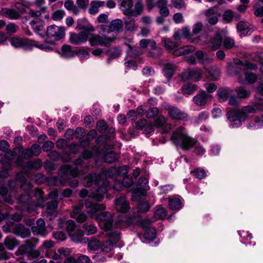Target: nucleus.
<instances>
[{
  "mask_svg": "<svg viewBox=\"0 0 263 263\" xmlns=\"http://www.w3.org/2000/svg\"><path fill=\"white\" fill-rule=\"evenodd\" d=\"M171 140L177 146L184 151H189L195 146L194 152L198 155H202L205 153V149L197 140L189 136L185 131V128L180 126L173 132Z\"/></svg>",
  "mask_w": 263,
  "mask_h": 263,
  "instance_id": "nucleus-1",
  "label": "nucleus"
},
{
  "mask_svg": "<svg viewBox=\"0 0 263 263\" xmlns=\"http://www.w3.org/2000/svg\"><path fill=\"white\" fill-rule=\"evenodd\" d=\"M86 185L89 186L93 183L95 186L91 189L89 197L97 201H101L104 195L107 191V187L109 185V181L106 179H102L100 174H89L86 176Z\"/></svg>",
  "mask_w": 263,
  "mask_h": 263,
  "instance_id": "nucleus-2",
  "label": "nucleus"
},
{
  "mask_svg": "<svg viewBox=\"0 0 263 263\" xmlns=\"http://www.w3.org/2000/svg\"><path fill=\"white\" fill-rule=\"evenodd\" d=\"M38 240L35 238L27 239L15 251L16 256L26 255L29 259H36L40 256V251L36 249Z\"/></svg>",
  "mask_w": 263,
  "mask_h": 263,
  "instance_id": "nucleus-3",
  "label": "nucleus"
},
{
  "mask_svg": "<svg viewBox=\"0 0 263 263\" xmlns=\"http://www.w3.org/2000/svg\"><path fill=\"white\" fill-rule=\"evenodd\" d=\"M113 214L107 212H101L96 215V220L98 223L100 228L104 231L111 229L114 223Z\"/></svg>",
  "mask_w": 263,
  "mask_h": 263,
  "instance_id": "nucleus-4",
  "label": "nucleus"
},
{
  "mask_svg": "<svg viewBox=\"0 0 263 263\" xmlns=\"http://www.w3.org/2000/svg\"><path fill=\"white\" fill-rule=\"evenodd\" d=\"M114 39L111 37H104L98 34H88V41L91 46L100 45L102 46L108 47L111 45Z\"/></svg>",
  "mask_w": 263,
  "mask_h": 263,
  "instance_id": "nucleus-5",
  "label": "nucleus"
},
{
  "mask_svg": "<svg viewBox=\"0 0 263 263\" xmlns=\"http://www.w3.org/2000/svg\"><path fill=\"white\" fill-rule=\"evenodd\" d=\"M123 21L120 19H116L111 22L109 25H101L100 28L103 33L111 32H120L123 30Z\"/></svg>",
  "mask_w": 263,
  "mask_h": 263,
  "instance_id": "nucleus-6",
  "label": "nucleus"
},
{
  "mask_svg": "<svg viewBox=\"0 0 263 263\" xmlns=\"http://www.w3.org/2000/svg\"><path fill=\"white\" fill-rule=\"evenodd\" d=\"M46 35L50 38H53L56 41L62 39L65 36V29L63 27L52 25L47 27Z\"/></svg>",
  "mask_w": 263,
  "mask_h": 263,
  "instance_id": "nucleus-7",
  "label": "nucleus"
},
{
  "mask_svg": "<svg viewBox=\"0 0 263 263\" xmlns=\"http://www.w3.org/2000/svg\"><path fill=\"white\" fill-rule=\"evenodd\" d=\"M202 71L199 68L189 69L184 70L181 74V78L183 81L193 80L198 81L201 78Z\"/></svg>",
  "mask_w": 263,
  "mask_h": 263,
  "instance_id": "nucleus-8",
  "label": "nucleus"
},
{
  "mask_svg": "<svg viewBox=\"0 0 263 263\" xmlns=\"http://www.w3.org/2000/svg\"><path fill=\"white\" fill-rule=\"evenodd\" d=\"M11 45L15 48H22L25 50L30 49L32 47L33 42L32 40L26 38L13 37L11 38Z\"/></svg>",
  "mask_w": 263,
  "mask_h": 263,
  "instance_id": "nucleus-9",
  "label": "nucleus"
},
{
  "mask_svg": "<svg viewBox=\"0 0 263 263\" xmlns=\"http://www.w3.org/2000/svg\"><path fill=\"white\" fill-rule=\"evenodd\" d=\"M85 206L86 209H89L87 212V214L92 218L96 217V215L99 213L98 212L102 211L105 209V205L103 204L95 203L89 200H86L85 202Z\"/></svg>",
  "mask_w": 263,
  "mask_h": 263,
  "instance_id": "nucleus-10",
  "label": "nucleus"
},
{
  "mask_svg": "<svg viewBox=\"0 0 263 263\" xmlns=\"http://www.w3.org/2000/svg\"><path fill=\"white\" fill-rule=\"evenodd\" d=\"M167 111L169 117L173 120L182 121L187 120V115L177 107H168Z\"/></svg>",
  "mask_w": 263,
  "mask_h": 263,
  "instance_id": "nucleus-11",
  "label": "nucleus"
},
{
  "mask_svg": "<svg viewBox=\"0 0 263 263\" xmlns=\"http://www.w3.org/2000/svg\"><path fill=\"white\" fill-rule=\"evenodd\" d=\"M88 39V34L82 31L79 33H71L69 35V42L73 45H80L86 42Z\"/></svg>",
  "mask_w": 263,
  "mask_h": 263,
  "instance_id": "nucleus-12",
  "label": "nucleus"
},
{
  "mask_svg": "<svg viewBox=\"0 0 263 263\" xmlns=\"http://www.w3.org/2000/svg\"><path fill=\"white\" fill-rule=\"evenodd\" d=\"M12 232L16 236L22 238L28 237L30 235V230L22 223L16 224L12 228Z\"/></svg>",
  "mask_w": 263,
  "mask_h": 263,
  "instance_id": "nucleus-13",
  "label": "nucleus"
},
{
  "mask_svg": "<svg viewBox=\"0 0 263 263\" xmlns=\"http://www.w3.org/2000/svg\"><path fill=\"white\" fill-rule=\"evenodd\" d=\"M116 210L121 213H125L129 209V204L124 196L120 197L114 201Z\"/></svg>",
  "mask_w": 263,
  "mask_h": 263,
  "instance_id": "nucleus-14",
  "label": "nucleus"
},
{
  "mask_svg": "<svg viewBox=\"0 0 263 263\" xmlns=\"http://www.w3.org/2000/svg\"><path fill=\"white\" fill-rule=\"evenodd\" d=\"M82 208L79 206L73 207L72 212L70 214V217L75 219L79 223H83L87 219V215L86 213L82 212Z\"/></svg>",
  "mask_w": 263,
  "mask_h": 263,
  "instance_id": "nucleus-15",
  "label": "nucleus"
},
{
  "mask_svg": "<svg viewBox=\"0 0 263 263\" xmlns=\"http://www.w3.org/2000/svg\"><path fill=\"white\" fill-rule=\"evenodd\" d=\"M128 173L126 165L121 166L118 168L112 167L106 172V175L110 178H116L120 175H126Z\"/></svg>",
  "mask_w": 263,
  "mask_h": 263,
  "instance_id": "nucleus-16",
  "label": "nucleus"
},
{
  "mask_svg": "<svg viewBox=\"0 0 263 263\" xmlns=\"http://www.w3.org/2000/svg\"><path fill=\"white\" fill-rule=\"evenodd\" d=\"M228 120L231 122V127L232 128H236L241 125V122L238 119V113L237 109L229 110L226 114Z\"/></svg>",
  "mask_w": 263,
  "mask_h": 263,
  "instance_id": "nucleus-17",
  "label": "nucleus"
},
{
  "mask_svg": "<svg viewBox=\"0 0 263 263\" xmlns=\"http://www.w3.org/2000/svg\"><path fill=\"white\" fill-rule=\"evenodd\" d=\"M168 206L172 210L179 211L183 206L182 198L179 195H175L168 198Z\"/></svg>",
  "mask_w": 263,
  "mask_h": 263,
  "instance_id": "nucleus-18",
  "label": "nucleus"
},
{
  "mask_svg": "<svg viewBox=\"0 0 263 263\" xmlns=\"http://www.w3.org/2000/svg\"><path fill=\"white\" fill-rule=\"evenodd\" d=\"M36 226L31 227V231L35 235H41L45 236L47 234V231L45 227V222L44 220L40 218L37 220Z\"/></svg>",
  "mask_w": 263,
  "mask_h": 263,
  "instance_id": "nucleus-19",
  "label": "nucleus"
},
{
  "mask_svg": "<svg viewBox=\"0 0 263 263\" xmlns=\"http://www.w3.org/2000/svg\"><path fill=\"white\" fill-rule=\"evenodd\" d=\"M0 14L10 20H15L20 18L21 14L16 10L8 8H3L0 10Z\"/></svg>",
  "mask_w": 263,
  "mask_h": 263,
  "instance_id": "nucleus-20",
  "label": "nucleus"
},
{
  "mask_svg": "<svg viewBox=\"0 0 263 263\" xmlns=\"http://www.w3.org/2000/svg\"><path fill=\"white\" fill-rule=\"evenodd\" d=\"M210 96V95L208 94L205 91L202 90L193 97V101L198 106H204Z\"/></svg>",
  "mask_w": 263,
  "mask_h": 263,
  "instance_id": "nucleus-21",
  "label": "nucleus"
},
{
  "mask_svg": "<svg viewBox=\"0 0 263 263\" xmlns=\"http://www.w3.org/2000/svg\"><path fill=\"white\" fill-rule=\"evenodd\" d=\"M30 25L36 34L42 37H44V35L40 33V32L43 29L45 25L43 20H41L40 18H35L30 22Z\"/></svg>",
  "mask_w": 263,
  "mask_h": 263,
  "instance_id": "nucleus-22",
  "label": "nucleus"
},
{
  "mask_svg": "<svg viewBox=\"0 0 263 263\" xmlns=\"http://www.w3.org/2000/svg\"><path fill=\"white\" fill-rule=\"evenodd\" d=\"M236 27L241 37L249 35L251 33V28L247 22L240 21L237 23Z\"/></svg>",
  "mask_w": 263,
  "mask_h": 263,
  "instance_id": "nucleus-23",
  "label": "nucleus"
},
{
  "mask_svg": "<svg viewBox=\"0 0 263 263\" xmlns=\"http://www.w3.org/2000/svg\"><path fill=\"white\" fill-rule=\"evenodd\" d=\"M222 39L220 34H216L213 37L210 38L209 41L207 42L212 50H216L219 49L222 44Z\"/></svg>",
  "mask_w": 263,
  "mask_h": 263,
  "instance_id": "nucleus-24",
  "label": "nucleus"
},
{
  "mask_svg": "<svg viewBox=\"0 0 263 263\" xmlns=\"http://www.w3.org/2000/svg\"><path fill=\"white\" fill-rule=\"evenodd\" d=\"M76 50L72 49V47L69 45H64L61 47V56L65 58L69 59L74 57Z\"/></svg>",
  "mask_w": 263,
  "mask_h": 263,
  "instance_id": "nucleus-25",
  "label": "nucleus"
},
{
  "mask_svg": "<svg viewBox=\"0 0 263 263\" xmlns=\"http://www.w3.org/2000/svg\"><path fill=\"white\" fill-rule=\"evenodd\" d=\"M77 28L78 30H84L87 32H92L94 31L93 26L85 19L78 20Z\"/></svg>",
  "mask_w": 263,
  "mask_h": 263,
  "instance_id": "nucleus-26",
  "label": "nucleus"
},
{
  "mask_svg": "<svg viewBox=\"0 0 263 263\" xmlns=\"http://www.w3.org/2000/svg\"><path fill=\"white\" fill-rule=\"evenodd\" d=\"M89 167L88 165L86 166V167H81V168L78 166H75L73 168L71 167L69 175L73 178H76L79 175L83 176L87 173Z\"/></svg>",
  "mask_w": 263,
  "mask_h": 263,
  "instance_id": "nucleus-27",
  "label": "nucleus"
},
{
  "mask_svg": "<svg viewBox=\"0 0 263 263\" xmlns=\"http://www.w3.org/2000/svg\"><path fill=\"white\" fill-rule=\"evenodd\" d=\"M58 202L56 200H52L46 204V213L48 215L56 216L57 215V209Z\"/></svg>",
  "mask_w": 263,
  "mask_h": 263,
  "instance_id": "nucleus-28",
  "label": "nucleus"
},
{
  "mask_svg": "<svg viewBox=\"0 0 263 263\" xmlns=\"http://www.w3.org/2000/svg\"><path fill=\"white\" fill-rule=\"evenodd\" d=\"M4 243L7 249L11 251L19 245V241L11 236H7L4 239Z\"/></svg>",
  "mask_w": 263,
  "mask_h": 263,
  "instance_id": "nucleus-29",
  "label": "nucleus"
},
{
  "mask_svg": "<svg viewBox=\"0 0 263 263\" xmlns=\"http://www.w3.org/2000/svg\"><path fill=\"white\" fill-rule=\"evenodd\" d=\"M104 5L105 2L104 1H91L88 9V12L91 15H95L99 12V8L104 6Z\"/></svg>",
  "mask_w": 263,
  "mask_h": 263,
  "instance_id": "nucleus-30",
  "label": "nucleus"
},
{
  "mask_svg": "<svg viewBox=\"0 0 263 263\" xmlns=\"http://www.w3.org/2000/svg\"><path fill=\"white\" fill-rule=\"evenodd\" d=\"M119 157V155L115 152L111 151L104 154L103 160L106 163H112L117 161Z\"/></svg>",
  "mask_w": 263,
  "mask_h": 263,
  "instance_id": "nucleus-31",
  "label": "nucleus"
},
{
  "mask_svg": "<svg viewBox=\"0 0 263 263\" xmlns=\"http://www.w3.org/2000/svg\"><path fill=\"white\" fill-rule=\"evenodd\" d=\"M243 111H246L247 114L255 113L258 111L263 110V105L259 103L253 104V105H247L242 107Z\"/></svg>",
  "mask_w": 263,
  "mask_h": 263,
  "instance_id": "nucleus-32",
  "label": "nucleus"
},
{
  "mask_svg": "<svg viewBox=\"0 0 263 263\" xmlns=\"http://www.w3.org/2000/svg\"><path fill=\"white\" fill-rule=\"evenodd\" d=\"M30 199V197L29 194L21 195L17 198V203L20 205V208L16 206V209L21 211H23L26 206V204L28 202Z\"/></svg>",
  "mask_w": 263,
  "mask_h": 263,
  "instance_id": "nucleus-33",
  "label": "nucleus"
},
{
  "mask_svg": "<svg viewBox=\"0 0 263 263\" xmlns=\"http://www.w3.org/2000/svg\"><path fill=\"white\" fill-rule=\"evenodd\" d=\"M232 65H237V66L242 67L243 70L253 69L255 67V65L248 61H246L245 63L240 60L236 59L234 60V64Z\"/></svg>",
  "mask_w": 263,
  "mask_h": 263,
  "instance_id": "nucleus-34",
  "label": "nucleus"
},
{
  "mask_svg": "<svg viewBox=\"0 0 263 263\" xmlns=\"http://www.w3.org/2000/svg\"><path fill=\"white\" fill-rule=\"evenodd\" d=\"M239 234L241 238V241L245 244H252L253 246L255 245V242L249 241L253 238V236L251 233L248 231H240Z\"/></svg>",
  "mask_w": 263,
  "mask_h": 263,
  "instance_id": "nucleus-35",
  "label": "nucleus"
},
{
  "mask_svg": "<svg viewBox=\"0 0 263 263\" xmlns=\"http://www.w3.org/2000/svg\"><path fill=\"white\" fill-rule=\"evenodd\" d=\"M124 21L126 31L131 32L136 29L135 21L131 16H127L124 18Z\"/></svg>",
  "mask_w": 263,
  "mask_h": 263,
  "instance_id": "nucleus-36",
  "label": "nucleus"
},
{
  "mask_svg": "<svg viewBox=\"0 0 263 263\" xmlns=\"http://www.w3.org/2000/svg\"><path fill=\"white\" fill-rule=\"evenodd\" d=\"M176 70V66L174 64L167 63L163 68V74L166 78H171Z\"/></svg>",
  "mask_w": 263,
  "mask_h": 263,
  "instance_id": "nucleus-37",
  "label": "nucleus"
},
{
  "mask_svg": "<svg viewBox=\"0 0 263 263\" xmlns=\"http://www.w3.org/2000/svg\"><path fill=\"white\" fill-rule=\"evenodd\" d=\"M84 232L87 235H90L97 233L98 229L94 223H85L82 226Z\"/></svg>",
  "mask_w": 263,
  "mask_h": 263,
  "instance_id": "nucleus-38",
  "label": "nucleus"
},
{
  "mask_svg": "<svg viewBox=\"0 0 263 263\" xmlns=\"http://www.w3.org/2000/svg\"><path fill=\"white\" fill-rule=\"evenodd\" d=\"M71 240L75 242H82L84 236V231L82 230H77L69 235Z\"/></svg>",
  "mask_w": 263,
  "mask_h": 263,
  "instance_id": "nucleus-39",
  "label": "nucleus"
},
{
  "mask_svg": "<svg viewBox=\"0 0 263 263\" xmlns=\"http://www.w3.org/2000/svg\"><path fill=\"white\" fill-rule=\"evenodd\" d=\"M65 8L69 11H71L74 14L78 15L79 13L78 8L74 4L72 0L66 1L64 3Z\"/></svg>",
  "mask_w": 263,
  "mask_h": 263,
  "instance_id": "nucleus-40",
  "label": "nucleus"
},
{
  "mask_svg": "<svg viewBox=\"0 0 263 263\" xmlns=\"http://www.w3.org/2000/svg\"><path fill=\"white\" fill-rule=\"evenodd\" d=\"M220 75V71L217 68L211 69L206 74L207 78L211 81L217 80Z\"/></svg>",
  "mask_w": 263,
  "mask_h": 263,
  "instance_id": "nucleus-41",
  "label": "nucleus"
},
{
  "mask_svg": "<svg viewBox=\"0 0 263 263\" xmlns=\"http://www.w3.org/2000/svg\"><path fill=\"white\" fill-rule=\"evenodd\" d=\"M39 207L43 208V204L39 205V203L37 201L36 202L31 201L30 199L28 202L26 204L25 208H26L27 212L30 213L32 212L35 211Z\"/></svg>",
  "mask_w": 263,
  "mask_h": 263,
  "instance_id": "nucleus-42",
  "label": "nucleus"
},
{
  "mask_svg": "<svg viewBox=\"0 0 263 263\" xmlns=\"http://www.w3.org/2000/svg\"><path fill=\"white\" fill-rule=\"evenodd\" d=\"M162 42L164 44L165 48L170 51L173 50L175 48L178 46L177 42L173 41L171 39L165 38L163 39Z\"/></svg>",
  "mask_w": 263,
  "mask_h": 263,
  "instance_id": "nucleus-43",
  "label": "nucleus"
},
{
  "mask_svg": "<svg viewBox=\"0 0 263 263\" xmlns=\"http://www.w3.org/2000/svg\"><path fill=\"white\" fill-rule=\"evenodd\" d=\"M87 246L89 249L92 251H97L101 247V244L100 240L96 238H93L89 241Z\"/></svg>",
  "mask_w": 263,
  "mask_h": 263,
  "instance_id": "nucleus-44",
  "label": "nucleus"
},
{
  "mask_svg": "<svg viewBox=\"0 0 263 263\" xmlns=\"http://www.w3.org/2000/svg\"><path fill=\"white\" fill-rule=\"evenodd\" d=\"M14 6L20 13H24L28 8L27 2L24 0H20V2H15Z\"/></svg>",
  "mask_w": 263,
  "mask_h": 263,
  "instance_id": "nucleus-45",
  "label": "nucleus"
},
{
  "mask_svg": "<svg viewBox=\"0 0 263 263\" xmlns=\"http://www.w3.org/2000/svg\"><path fill=\"white\" fill-rule=\"evenodd\" d=\"M42 166V162L41 159H36L33 161H29L26 164V167L29 169L39 170Z\"/></svg>",
  "mask_w": 263,
  "mask_h": 263,
  "instance_id": "nucleus-46",
  "label": "nucleus"
},
{
  "mask_svg": "<svg viewBox=\"0 0 263 263\" xmlns=\"http://www.w3.org/2000/svg\"><path fill=\"white\" fill-rule=\"evenodd\" d=\"M197 89V86L192 84H186L181 87V90L184 93L191 95Z\"/></svg>",
  "mask_w": 263,
  "mask_h": 263,
  "instance_id": "nucleus-47",
  "label": "nucleus"
},
{
  "mask_svg": "<svg viewBox=\"0 0 263 263\" xmlns=\"http://www.w3.org/2000/svg\"><path fill=\"white\" fill-rule=\"evenodd\" d=\"M166 210L162 207L158 208L155 211V217L157 219H163L167 215Z\"/></svg>",
  "mask_w": 263,
  "mask_h": 263,
  "instance_id": "nucleus-48",
  "label": "nucleus"
},
{
  "mask_svg": "<svg viewBox=\"0 0 263 263\" xmlns=\"http://www.w3.org/2000/svg\"><path fill=\"white\" fill-rule=\"evenodd\" d=\"M109 57L108 61L110 59H113L118 58L121 55V51L118 48H112L108 49L106 52Z\"/></svg>",
  "mask_w": 263,
  "mask_h": 263,
  "instance_id": "nucleus-49",
  "label": "nucleus"
},
{
  "mask_svg": "<svg viewBox=\"0 0 263 263\" xmlns=\"http://www.w3.org/2000/svg\"><path fill=\"white\" fill-rule=\"evenodd\" d=\"M21 182H22V184L21 185V189L25 191L26 194H29L30 191L31 190L32 186L30 182L26 181L24 176L23 175Z\"/></svg>",
  "mask_w": 263,
  "mask_h": 263,
  "instance_id": "nucleus-50",
  "label": "nucleus"
},
{
  "mask_svg": "<svg viewBox=\"0 0 263 263\" xmlns=\"http://www.w3.org/2000/svg\"><path fill=\"white\" fill-rule=\"evenodd\" d=\"M23 173H18L16 174V178L14 180H9L8 182V186L10 190H14L17 184V181H21Z\"/></svg>",
  "mask_w": 263,
  "mask_h": 263,
  "instance_id": "nucleus-51",
  "label": "nucleus"
},
{
  "mask_svg": "<svg viewBox=\"0 0 263 263\" xmlns=\"http://www.w3.org/2000/svg\"><path fill=\"white\" fill-rule=\"evenodd\" d=\"M34 196L36 198V201L39 205L44 204L45 202L44 192L41 189H36L34 190Z\"/></svg>",
  "mask_w": 263,
  "mask_h": 263,
  "instance_id": "nucleus-52",
  "label": "nucleus"
},
{
  "mask_svg": "<svg viewBox=\"0 0 263 263\" xmlns=\"http://www.w3.org/2000/svg\"><path fill=\"white\" fill-rule=\"evenodd\" d=\"M149 189V187H139L135 189L133 193L134 196L136 197H142L145 196L147 195V191Z\"/></svg>",
  "mask_w": 263,
  "mask_h": 263,
  "instance_id": "nucleus-53",
  "label": "nucleus"
},
{
  "mask_svg": "<svg viewBox=\"0 0 263 263\" xmlns=\"http://www.w3.org/2000/svg\"><path fill=\"white\" fill-rule=\"evenodd\" d=\"M46 7H41V8L39 10L31 9L29 11L28 14L29 16L34 17V18H39L42 13H44L46 12Z\"/></svg>",
  "mask_w": 263,
  "mask_h": 263,
  "instance_id": "nucleus-54",
  "label": "nucleus"
},
{
  "mask_svg": "<svg viewBox=\"0 0 263 263\" xmlns=\"http://www.w3.org/2000/svg\"><path fill=\"white\" fill-rule=\"evenodd\" d=\"M236 91L237 94V96L240 99H246L250 97L251 92L249 90H248L243 88H238L236 89Z\"/></svg>",
  "mask_w": 263,
  "mask_h": 263,
  "instance_id": "nucleus-55",
  "label": "nucleus"
},
{
  "mask_svg": "<svg viewBox=\"0 0 263 263\" xmlns=\"http://www.w3.org/2000/svg\"><path fill=\"white\" fill-rule=\"evenodd\" d=\"M156 230L154 228H149L145 230L144 232V237L146 239L153 240L156 237Z\"/></svg>",
  "mask_w": 263,
  "mask_h": 263,
  "instance_id": "nucleus-56",
  "label": "nucleus"
},
{
  "mask_svg": "<svg viewBox=\"0 0 263 263\" xmlns=\"http://www.w3.org/2000/svg\"><path fill=\"white\" fill-rule=\"evenodd\" d=\"M76 224L73 220H68L66 221L65 228L69 235L76 231Z\"/></svg>",
  "mask_w": 263,
  "mask_h": 263,
  "instance_id": "nucleus-57",
  "label": "nucleus"
},
{
  "mask_svg": "<svg viewBox=\"0 0 263 263\" xmlns=\"http://www.w3.org/2000/svg\"><path fill=\"white\" fill-rule=\"evenodd\" d=\"M172 5L175 8L180 9H185L186 5L184 0H171Z\"/></svg>",
  "mask_w": 263,
  "mask_h": 263,
  "instance_id": "nucleus-58",
  "label": "nucleus"
},
{
  "mask_svg": "<svg viewBox=\"0 0 263 263\" xmlns=\"http://www.w3.org/2000/svg\"><path fill=\"white\" fill-rule=\"evenodd\" d=\"M217 94L220 99L223 101L226 100L230 94V91L229 89L226 88H219L217 91Z\"/></svg>",
  "mask_w": 263,
  "mask_h": 263,
  "instance_id": "nucleus-59",
  "label": "nucleus"
},
{
  "mask_svg": "<svg viewBox=\"0 0 263 263\" xmlns=\"http://www.w3.org/2000/svg\"><path fill=\"white\" fill-rule=\"evenodd\" d=\"M167 121V119L163 116H159L154 121V125L157 128L164 126Z\"/></svg>",
  "mask_w": 263,
  "mask_h": 263,
  "instance_id": "nucleus-60",
  "label": "nucleus"
},
{
  "mask_svg": "<svg viewBox=\"0 0 263 263\" xmlns=\"http://www.w3.org/2000/svg\"><path fill=\"white\" fill-rule=\"evenodd\" d=\"M193 175L197 178L202 179L206 176V173L203 168H197L192 172Z\"/></svg>",
  "mask_w": 263,
  "mask_h": 263,
  "instance_id": "nucleus-61",
  "label": "nucleus"
},
{
  "mask_svg": "<svg viewBox=\"0 0 263 263\" xmlns=\"http://www.w3.org/2000/svg\"><path fill=\"white\" fill-rule=\"evenodd\" d=\"M223 47L227 49H232L234 47L235 42L233 39L227 37H225L223 41Z\"/></svg>",
  "mask_w": 263,
  "mask_h": 263,
  "instance_id": "nucleus-62",
  "label": "nucleus"
},
{
  "mask_svg": "<svg viewBox=\"0 0 263 263\" xmlns=\"http://www.w3.org/2000/svg\"><path fill=\"white\" fill-rule=\"evenodd\" d=\"M65 12L62 10H58L54 12L52 15V18L55 21L62 19L65 15Z\"/></svg>",
  "mask_w": 263,
  "mask_h": 263,
  "instance_id": "nucleus-63",
  "label": "nucleus"
},
{
  "mask_svg": "<svg viewBox=\"0 0 263 263\" xmlns=\"http://www.w3.org/2000/svg\"><path fill=\"white\" fill-rule=\"evenodd\" d=\"M97 127L100 133H104L107 129V125L104 120H99L97 123Z\"/></svg>",
  "mask_w": 263,
  "mask_h": 263,
  "instance_id": "nucleus-64",
  "label": "nucleus"
}]
</instances>
